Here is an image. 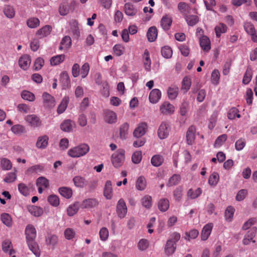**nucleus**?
<instances>
[{"label":"nucleus","mask_w":257,"mask_h":257,"mask_svg":"<svg viewBox=\"0 0 257 257\" xmlns=\"http://www.w3.org/2000/svg\"><path fill=\"white\" fill-rule=\"evenodd\" d=\"M180 237L181 235L178 232H175L171 234L165 247V252L167 255H170L174 253L176 249V242L179 240Z\"/></svg>","instance_id":"nucleus-1"},{"label":"nucleus","mask_w":257,"mask_h":257,"mask_svg":"<svg viewBox=\"0 0 257 257\" xmlns=\"http://www.w3.org/2000/svg\"><path fill=\"white\" fill-rule=\"evenodd\" d=\"M87 144H82L69 150L68 155L72 158H78L86 155L89 151Z\"/></svg>","instance_id":"nucleus-2"},{"label":"nucleus","mask_w":257,"mask_h":257,"mask_svg":"<svg viewBox=\"0 0 257 257\" xmlns=\"http://www.w3.org/2000/svg\"><path fill=\"white\" fill-rule=\"evenodd\" d=\"M124 150L120 149L112 155L111 162L114 167L118 168L122 166L124 161Z\"/></svg>","instance_id":"nucleus-3"},{"label":"nucleus","mask_w":257,"mask_h":257,"mask_svg":"<svg viewBox=\"0 0 257 257\" xmlns=\"http://www.w3.org/2000/svg\"><path fill=\"white\" fill-rule=\"evenodd\" d=\"M170 131V127L168 122L163 121L160 125L158 130V136L163 140L168 137Z\"/></svg>","instance_id":"nucleus-4"},{"label":"nucleus","mask_w":257,"mask_h":257,"mask_svg":"<svg viewBox=\"0 0 257 257\" xmlns=\"http://www.w3.org/2000/svg\"><path fill=\"white\" fill-rule=\"evenodd\" d=\"M127 208L124 200L120 199L116 204V212L117 216L120 218H123L127 214Z\"/></svg>","instance_id":"nucleus-5"},{"label":"nucleus","mask_w":257,"mask_h":257,"mask_svg":"<svg viewBox=\"0 0 257 257\" xmlns=\"http://www.w3.org/2000/svg\"><path fill=\"white\" fill-rule=\"evenodd\" d=\"M148 128V124L145 122H142L138 124L133 132V136L137 138H140L145 135Z\"/></svg>","instance_id":"nucleus-6"},{"label":"nucleus","mask_w":257,"mask_h":257,"mask_svg":"<svg viewBox=\"0 0 257 257\" xmlns=\"http://www.w3.org/2000/svg\"><path fill=\"white\" fill-rule=\"evenodd\" d=\"M25 120L32 127H38L42 125V121L40 118L35 114L27 115Z\"/></svg>","instance_id":"nucleus-7"},{"label":"nucleus","mask_w":257,"mask_h":257,"mask_svg":"<svg viewBox=\"0 0 257 257\" xmlns=\"http://www.w3.org/2000/svg\"><path fill=\"white\" fill-rule=\"evenodd\" d=\"M257 228L255 227L250 228L245 234L242 240V243L244 245H248L251 242H255L253 239L256 233Z\"/></svg>","instance_id":"nucleus-8"},{"label":"nucleus","mask_w":257,"mask_h":257,"mask_svg":"<svg viewBox=\"0 0 257 257\" xmlns=\"http://www.w3.org/2000/svg\"><path fill=\"white\" fill-rule=\"evenodd\" d=\"M26 241L35 240L37 231L35 227L32 224H28L25 229Z\"/></svg>","instance_id":"nucleus-9"},{"label":"nucleus","mask_w":257,"mask_h":257,"mask_svg":"<svg viewBox=\"0 0 257 257\" xmlns=\"http://www.w3.org/2000/svg\"><path fill=\"white\" fill-rule=\"evenodd\" d=\"M160 110L163 114H171L174 112L175 107L173 104L168 101H165L161 105Z\"/></svg>","instance_id":"nucleus-10"},{"label":"nucleus","mask_w":257,"mask_h":257,"mask_svg":"<svg viewBox=\"0 0 257 257\" xmlns=\"http://www.w3.org/2000/svg\"><path fill=\"white\" fill-rule=\"evenodd\" d=\"M31 63V57L27 54L21 56L19 60V66L24 70H26L29 68Z\"/></svg>","instance_id":"nucleus-11"},{"label":"nucleus","mask_w":257,"mask_h":257,"mask_svg":"<svg viewBox=\"0 0 257 257\" xmlns=\"http://www.w3.org/2000/svg\"><path fill=\"white\" fill-rule=\"evenodd\" d=\"M103 195L106 199H111L113 196V189L112 182L110 180H107L103 188Z\"/></svg>","instance_id":"nucleus-12"},{"label":"nucleus","mask_w":257,"mask_h":257,"mask_svg":"<svg viewBox=\"0 0 257 257\" xmlns=\"http://www.w3.org/2000/svg\"><path fill=\"white\" fill-rule=\"evenodd\" d=\"M104 119L108 123H113L116 122L117 115L113 111L106 110L104 112Z\"/></svg>","instance_id":"nucleus-13"},{"label":"nucleus","mask_w":257,"mask_h":257,"mask_svg":"<svg viewBox=\"0 0 257 257\" xmlns=\"http://www.w3.org/2000/svg\"><path fill=\"white\" fill-rule=\"evenodd\" d=\"M43 103L45 107L51 108L55 106V101L54 98L45 92L43 94Z\"/></svg>","instance_id":"nucleus-14"},{"label":"nucleus","mask_w":257,"mask_h":257,"mask_svg":"<svg viewBox=\"0 0 257 257\" xmlns=\"http://www.w3.org/2000/svg\"><path fill=\"white\" fill-rule=\"evenodd\" d=\"M49 137L47 135H43L39 137L36 144L37 148L40 149H45L48 145Z\"/></svg>","instance_id":"nucleus-15"},{"label":"nucleus","mask_w":257,"mask_h":257,"mask_svg":"<svg viewBox=\"0 0 257 257\" xmlns=\"http://www.w3.org/2000/svg\"><path fill=\"white\" fill-rule=\"evenodd\" d=\"M172 23V18L168 15L163 16L161 20V25L164 31H168Z\"/></svg>","instance_id":"nucleus-16"},{"label":"nucleus","mask_w":257,"mask_h":257,"mask_svg":"<svg viewBox=\"0 0 257 257\" xmlns=\"http://www.w3.org/2000/svg\"><path fill=\"white\" fill-rule=\"evenodd\" d=\"M124 10L127 16L131 17L135 16L138 12L137 8L131 3H127L124 5Z\"/></svg>","instance_id":"nucleus-17"},{"label":"nucleus","mask_w":257,"mask_h":257,"mask_svg":"<svg viewBox=\"0 0 257 257\" xmlns=\"http://www.w3.org/2000/svg\"><path fill=\"white\" fill-rule=\"evenodd\" d=\"M75 126V122L70 119L64 120L60 125L62 131L65 132H70L73 131Z\"/></svg>","instance_id":"nucleus-18"},{"label":"nucleus","mask_w":257,"mask_h":257,"mask_svg":"<svg viewBox=\"0 0 257 257\" xmlns=\"http://www.w3.org/2000/svg\"><path fill=\"white\" fill-rule=\"evenodd\" d=\"M161 97V92L158 89H153L149 95V100L152 103H156Z\"/></svg>","instance_id":"nucleus-19"},{"label":"nucleus","mask_w":257,"mask_h":257,"mask_svg":"<svg viewBox=\"0 0 257 257\" xmlns=\"http://www.w3.org/2000/svg\"><path fill=\"white\" fill-rule=\"evenodd\" d=\"M52 31V27L49 25H46L38 30L36 32V35L39 38H43L48 36Z\"/></svg>","instance_id":"nucleus-20"},{"label":"nucleus","mask_w":257,"mask_h":257,"mask_svg":"<svg viewBox=\"0 0 257 257\" xmlns=\"http://www.w3.org/2000/svg\"><path fill=\"white\" fill-rule=\"evenodd\" d=\"M73 182L75 186L78 188H84L87 185L88 182L84 178L80 176H77L73 178Z\"/></svg>","instance_id":"nucleus-21"},{"label":"nucleus","mask_w":257,"mask_h":257,"mask_svg":"<svg viewBox=\"0 0 257 257\" xmlns=\"http://www.w3.org/2000/svg\"><path fill=\"white\" fill-rule=\"evenodd\" d=\"M98 201L96 199L89 198L83 201L81 204L82 208H90L94 207L98 205Z\"/></svg>","instance_id":"nucleus-22"},{"label":"nucleus","mask_w":257,"mask_h":257,"mask_svg":"<svg viewBox=\"0 0 257 257\" xmlns=\"http://www.w3.org/2000/svg\"><path fill=\"white\" fill-rule=\"evenodd\" d=\"M213 225L212 223H208L206 224L203 228L201 237L203 240H206L210 235L212 229Z\"/></svg>","instance_id":"nucleus-23"},{"label":"nucleus","mask_w":257,"mask_h":257,"mask_svg":"<svg viewBox=\"0 0 257 257\" xmlns=\"http://www.w3.org/2000/svg\"><path fill=\"white\" fill-rule=\"evenodd\" d=\"M29 248L37 257L40 256V250L38 244L35 240H30L27 241Z\"/></svg>","instance_id":"nucleus-24"},{"label":"nucleus","mask_w":257,"mask_h":257,"mask_svg":"<svg viewBox=\"0 0 257 257\" xmlns=\"http://www.w3.org/2000/svg\"><path fill=\"white\" fill-rule=\"evenodd\" d=\"M196 130L194 126H191L189 127L186 133V140L187 144L189 145H192L195 140V133Z\"/></svg>","instance_id":"nucleus-25"},{"label":"nucleus","mask_w":257,"mask_h":257,"mask_svg":"<svg viewBox=\"0 0 257 257\" xmlns=\"http://www.w3.org/2000/svg\"><path fill=\"white\" fill-rule=\"evenodd\" d=\"M200 45L204 51H209L211 48L210 40L207 37L203 36L200 39Z\"/></svg>","instance_id":"nucleus-26"},{"label":"nucleus","mask_w":257,"mask_h":257,"mask_svg":"<svg viewBox=\"0 0 257 257\" xmlns=\"http://www.w3.org/2000/svg\"><path fill=\"white\" fill-rule=\"evenodd\" d=\"M70 33H72L75 37L78 38L80 36V30L78 23L73 21L70 22Z\"/></svg>","instance_id":"nucleus-27"},{"label":"nucleus","mask_w":257,"mask_h":257,"mask_svg":"<svg viewBox=\"0 0 257 257\" xmlns=\"http://www.w3.org/2000/svg\"><path fill=\"white\" fill-rule=\"evenodd\" d=\"M71 39L69 36H66L62 40L59 49L60 50L67 49L71 46Z\"/></svg>","instance_id":"nucleus-28"},{"label":"nucleus","mask_w":257,"mask_h":257,"mask_svg":"<svg viewBox=\"0 0 257 257\" xmlns=\"http://www.w3.org/2000/svg\"><path fill=\"white\" fill-rule=\"evenodd\" d=\"M129 126L127 122H125L120 125L119 127V137L122 140H124L127 138Z\"/></svg>","instance_id":"nucleus-29"},{"label":"nucleus","mask_w":257,"mask_h":257,"mask_svg":"<svg viewBox=\"0 0 257 257\" xmlns=\"http://www.w3.org/2000/svg\"><path fill=\"white\" fill-rule=\"evenodd\" d=\"M158 35L157 29L155 27L150 28L147 32V37L149 41L154 42L157 38Z\"/></svg>","instance_id":"nucleus-30"},{"label":"nucleus","mask_w":257,"mask_h":257,"mask_svg":"<svg viewBox=\"0 0 257 257\" xmlns=\"http://www.w3.org/2000/svg\"><path fill=\"white\" fill-rule=\"evenodd\" d=\"M69 101V98L68 96H65L62 99L60 104L59 105L57 108L58 113L61 114L65 111L68 106Z\"/></svg>","instance_id":"nucleus-31"},{"label":"nucleus","mask_w":257,"mask_h":257,"mask_svg":"<svg viewBox=\"0 0 257 257\" xmlns=\"http://www.w3.org/2000/svg\"><path fill=\"white\" fill-rule=\"evenodd\" d=\"M79 207L80 205L78 202L69 205L67 209L68 215L69 216H73L78 212Z\"/></svg>","instance_id":"nucleus-32"},{"label":"nucleus","mask_w":257,"mask_h":257,"mask_svg":"<svg viewBox=\"0 0 257 257\" xmlns=\"http://www.w3.org/2000/svg\"><path fill=\"white\" fill-rule=\"evenodd\" d=\"M168 97L170 99H175L178 95V87L172 86L168 88L167 90Z\"/></svg>","instance_id":"nucleus-33"},{"label":"nucleus","mask_w":257,"mask_h":257,"mask_svg":"<svg viewBox=\"0 0 257 257\" xmlns=\"http://www.w3.org/2000/svg\"><path fill=\"white\" fill-rule=\"evenodd\" d=\"M65 58L64 54H61L52 57L50 59V64L52 66H56L62 63Z\"/></svg>","instance_id":"nucleus-34"},{"label":"nucleus","mask_w":257,"mask_h":257,"mask_svg":"<svg viewBox=\"0 0 257 257\" xmlns=\"http://www.w3.org/2000/svg\"><path fill=\"white\" fill-rule=\"evenodd\" d=\"M5 15L9 19L14 17L15 15V10L13 7L10 5H5L3 10Z\"/></svg>","instance_id":"nucleus-35"},{"label":"nucleus","mask_w":257,"mask_h":257,"mask_svg":"<svg viewBox=\"0 0 257 257\" xmlns=\"http://www.w3.org/2000/svg\"><path fill=\"white\" fill-rule=\"evenodd\" d=\"M29 212L36 217H39L43 213V209L40 207L31 206L28 207Z\"/></svg>","instance_id":"nucleus-36"},{"label":"nucleus","mask_w":257,"mask_h":257,"mask_svg":"<svg viewBox=\"0 0 257 257\" xmlns=\"http://www.w3.org/2000/svg\"><path fill=\"white\" fill-rule=\"evenodd\" d=\"M169 207V201L167 199H161L158 202V208L162 212L166 211Z\"/></svg>","instance_id":"nucleus-37"},{"label":"nucleus","mask_w":257,"mask_h":257,"mask_svg":"<svg viewBox=\"0 0 257 257\" xmlns=\"http://www.w3.org/2000/svg\"><path fill=\"white\" fill-rule=\"evenodd\" d=\"M141 203L143 207L146 208H150L152 206V198L151 196L146 195L141 199Z\"/></svg>","instance_id":"nucleus-38"},{"label":"nucleus","mask_w":257,"mask_h":257,"mask_svg":"<svg viewBox=\"0 0 257 257\" xmlns=\"http://www.w3.org/2000/svg\"><path fill=\"white\" fill-rule=\"evenodd\" d=\"M59 192L62 196L67 199L71 198L72 195V190L66 187L60 188L59 189Z\"/></svg>","instance_id":"nucleus-39"},{"label":"nucleus","mask_w":257,"mask_h":257,"mask_svg":"<svg viewBox=\"0 0 257 257\" xmlns=\"http://www.w3.org/2000/svg\"><path fill=\"white\" fill-rule=\"evenodd\" d=\"M191 85V79L189 76H185L182 82L181 89L185 92H187L190 88Z\"/></svg>","instance_id":"nucleus-40"},{"label":"nucleus","mask_w":257,"mask_h":257,"mask_svg":"<svg viewBox=\"0 0 257 257\" xmlns=\"http://www.w3.org/2000/svg\"><path fill=\"white\" fill-rule=\"evenodd\" d=\"M219 180V176L218 173L214 172L210 176L208 179V183L210 185L215 186Z\"/></svg>","instance_id":"nucleus-41"},{"label":"nucleus","mask_w":257,"mask_h":257,"mask_svg":"<svg viewBox=\"0 0 257 257\" xmlns=\"http://www.w3.org/2000/svg\"><path fill=\"white\" fill-rule=\"evenodd\" d=\"M163 161L164 158L163 156L160 155H154L151 159V163L155 167H159L161 165Z\"/></svg>","instance_id":"nucleus-42"},{"label":"nucleus","mask_w":257,"mask_h":257,"mask_svg":"<svg viewBox=\"0 0 257 257\" xmlns=\"http://www.w3.org/2000/svg\"><path fill=\"white\" fill-rule=\"evenodd\" d=\"M2 222L7 226L10 227L12 225V220L11 216L6 213H2L1 215Z\"/></svg>","instance_id":"nucleus-43"},{"label":"nucleus","mask_w":257,"mask_h":257,"mask_svg":"<svg viewBox=\"0 0 257 257\" xmlns=\"http://www.w3.org/2000/svg\"><path fill=\"white\" fill-rule=\"evenodd\" d=\"M113 51L115 55L120 56L124 54L125 47L120 44H115L113 47Z\"/></svg>","instance_id":"nucleus-44"},{"label":"nucleus","mask_w":257,"mask_h":257,"mask_svg":"<svg viewBox=\"0 0 257 257\" xmlns=\"http://www.w3.org/2000/svg\"><path fill=\"white\" fill-rule=\"evenodd\" d=\"M226 31L227 27L223 23H220L215 28V31L217 37H219L222 34L225 33Z\"/></svg>","instance_id":"nucleus-45"},{"label":"nucleus","mask_w":257,"mask_h":257,"mask_svg":"<svg viewBox=\"0 0 257 257\" xmlns=\"http://www.w3.org/2000/svg\"><path fill=\"white\" fill-rule=\"evenodd\" d=\"M40 20L37 18H30L27 21V25L28 27L33 29L37 28L40 25Z\"/></svg>","instance_id":"nucleus-46"},{"label":"nucleus","mask_w":257,"mask_h":257,"mask_svg":"<svg viewBox=\"0 0 257 257\" xmlns=\"http://www.w3.org/2000/svg\"><path fill=\"white\" fill-rule=\"evenodd\" d=\"M136 188L139 190H144L146 187V181L144 177L141 176L136 182Z\"/></svg>","instance_id":"nucleus-47"},{"label":"nucleus","mask_w":257,"mask_h":257,"mask_svg":"<svg viewBox=\"0 0 257 257\" xmlns=\"http://www.w3.org/2000/svg\"><path fill=\"white\" fill-rule=\"evenodd\" d=\"M69 5L67 2L63 3L59 6V13L62 16H65L70 11Z\"/></svg>","instance_id":"nucleus-48"},{"label":"nucleus","mask_w":257,"mask_h":257,"mask_svg":"<svg viewBox=\"0 0 257 257\" xmlns=\"http://www.w3.org/2000/svg\"><path fill=\"white\" fill-rule=\"evenodd\" d=\"M47 200L48 202L54 207H57L60 204L59 197L54 194L49 196Z\"/></svg>","instance_id":"nucleus-49"},{"label":"nucleus","mask_w":257,"mask_h":257,"mask_svg":"<svg viewBox=\"0 0 257 257\" xmlns=\"http://www.w3.org/2000/svg\"><path fill=\"white\" fill-rule=\"evenodd\" d=\"M36 185L37 186L43 187L44 189L47 188L49 186L48 180L43 177H40L37 180Z\"/></svg>","instance_id":"nucleus-50"},{"label":"nucleus","mask_w":257,"mask_h":257,"mask_svg":"<svg viewBox=\"0 0 257 257\" xmlns=\"http://www.w3.org/2000/svg\"><path fill=\"white\" fill-rule=\"evenodd\" d=\"M185 20L190 26H193L198 22V17L195 15L186 16Z\"/></svg>","instance_id":"nucleus-51"},{"label":"nucleus","mask_w":257,"mask_h":257,"mask_svg":"<svg viewBox=\"0 0 257 257\" xmlns=\"http://www.w3.org/2000/svg\"><path fill=\"white\" fill-rule=\"evenodd\" d=\"M18 190L20 193L24 196H27L30 194V189L24 183H20L18 185Z\"/></svg>","instance_id":"nucleus-52"},{"label":"nucleus","mask_w":257,"mask_h":257,"mask_svg":"<svg viewBox=\"0 0 257 257\" xmlns=\"http://www.w3.org/2000/svg\"><path fill=\"white\" fill-rule=\"evenodd\" d=\"M202 193V190L200 188L195 190L190 189L188 192V196L191 199H195L200 195Z\"/></svg>","instance_id":"nucleus-53"},{"label":"nucleus","mask_w":257,"mask_h":257,"mask_svg":"<svg viewBox=\"0 0 257 257\" xmlns=\"http://www.w3.org/2000/svg\"><path fill=\"white\" fill-rule=\"evenodd\" d=\"M252 70L250 68H247L244 75L242 83L244 84H247L250 81L252 78Z\"/></svg>","instance_id":"nucleus-54"},{"label":"nucleus","mask_w":257,"mask_h":257,"mask_svg":"<svg viewBox=\"0 0 257 257\" xmlns=\"http://www.w3.org/2000/svg\"><path fill=\"white\" fill-rule=\"evenodd\" d=\"M11 131L13 133L17 135H21L25 132V127L20 124H16L13 126Z\"/></svg>","instance_id":"nucleus-55"},{"label":"nucleus","mask_w":257,"mask_h":257,"mask_svg":"<svg viewBox=\"0 0 257 257\" xmlns=\"http://www.w3.org/2000/svg\"><path fill=\"white\" fill-rule=\"evenodd\" d=\"M181 180L180 176L178 174L173 175L169 180L167 186H172L178 184Z\"/></svg>","instance_id":"nucleus-56"},{"label":"nucleus","mask_w":257,"mask_h":257,"mask_svg":"<svg viewBox=\"0 0 257 257\" xmlns=\"http://www.w3.org/2000/svg\"><path fill=\"white\" fill-rule=\"evenodd\" d=\"M235 209L231 206L228 207L225 212V219L228 221H231L233 218Z\"/></svg>","instance_id":"nucleus-57"},{"label":"nucleus","mask_w":257,"mask_h":257,"mask_svg":"<svg viewBox=\"0 0 257 257\" xmlns=\"http://www.w3.org/2000/svg\"><path fill=\"white\" fill-rule=\"evenodd\" d=\"M23 99L29 101H33L35 100V97L33 93L28 91H23L21 93Z\"/></svg>","instance_id":"nucleus-58"},{"label":"nucleus","mask_w":257,"mask_h":257,"mask_svg":"<svg viewBox=\"0 0 257 257\" xmlns=\"http://www.w3.org/2000/svg\"><path fill=\"white\" fill-rule=\"evenodd\" d=\"M75 231L71 228H67L64 231L65 237L68 240H71L75 236Z\"/></svg>","instance_id":"nucleus-59"},{"label":"nucleus","mask_w":257,"mask_h":257,"mask_svg":"<svg viewBox=\"0 0 257 257\" xmlns=\"http://www.w3.org/2000/svg\"><path fill=\"white\" fill-rule=\"evenodd\" d=\"M46 241L48 245L54 246L58 242V237L55 235H48L46 238Z\"/></svg>","instance_id":"nucleus-60"},{"label":"nucleus","mask_w":257,"mask_h":257,"mask_svg":"<svg viewBox=\"0 0 257 257\" xmlns=\"http://www.w3.org/2000/svg\"><path fill=\"white\" fill-rule=\"evenodd\" d=\"M227 117L229 119H233L235 118H239L240 115L238 113V110L235 107L231 108L227 113Z\"/></svg>","instance_id":"nucleus-61"},{"label":"nucleus","mask_w":257,"mask_h":257,"mask_svg":"<svg viewBox=\"0 0 257 257\" xmlns=\"http://www.w3.org/2000/svg\"><path fill=\"white\" fill-rule=\"evenodd\" d=\"M161 53L162 56L166 58H170L172 55V50L169 46H164L162 48Z\"/></svg>","instance_id":"nucleus-62"},{"label":"nucleus","mask_w":257,"mask_h":257,"mask_svg":"<svg viewBox=\"0 0 257 257\" xmlns=\"http://www.w3.org/2000/svg\"><path fill=\"white\" fill-rule=\"evenodd\" d=\"M220 79V73L218 70H214L211 74V82L214 85H217Z\"/></svg>","instance_id":"nucleus-63"},{"label":"nucleus","mask_w":257,"mask_h":257,"mask_svg":"<svg viewBox=\"0 0 257 257\" xmlns=\"http://www.w3.org/2000/svg\"><path fill=\"white\" fill-rule=\"evenodd\" d=\"M100 239L102 241H106L109 235V232L106 227H102L100 229L99 232Z\"/></svg>","instance_id":"nucleus-64"}]
</instances>
